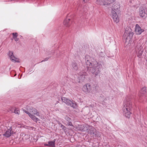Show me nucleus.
Here are the masks:
<instances>
[{
    "label": "nucleus",
    "instance_id": "obj_7",
    "mask_svg": "<svg viewBox=\"0 0 147 147\" xmlns=\"http://www.w3.org/2000/svg\"><path fill=\"white\" fill-rule=\"evenodd\" d=\"M8 55L10 58L11 60L13 62H17L18 63L20 62L18 59L16 58L13 54V51H9L8 53Z\"/></svg>",
    "mask_w": 147,
    "mask_h": 147
},
{
    "label": "nucleus",
    "instance_id": "obj_23",
    "mask_svg": "<svg viewBox=\"0 0 147 147\" xmlns=\"http://www.w3.org/2000/svg\"><path fill=\"white\" fill-rule=\"evenodd\" d=\"M141 93L144 94L146 92V88L145 87H143L141 90Z\"/></svg>",
    "mask_w": 147,
    "mask_h": 147
},
{
    "label": "nucleus",
    "instance_id": "obj_25",
    "mask_svg": "<svg viewBox=\"0 0 147 147\" xmlns=\"http://www.w3.org/2000/svg\"><path fill=\"white\" fill-rule=\"evenodd\" d=\"M79 78L81 81H83L85 78V75L83 74L81 76H80Z\"/></svg>",
    "mask_w": 147,
    "mask_h": 147
},
{
    "label": "nucleus",
    "instance_id": "obj_27",
    "mask_svg": "<svg viewBox=\"0 0 147 147\" xmlns=\"http://www.w3.org/2000/svg\"><path fill=\"white\" fill-rule=\"evenodd\" d=\"M12 35H13V37H14L15 36L17 37L18 36V33H12Z\"/></svg>",
    "mask_w": 147,
    "mask_h": 147
},
{
    "label": "nucleus",
    "instance_id": "obj_17",
    "mask_svg": "<svg viewBox=\"0 0 147 147\" xmlns=\"http://www.w3.org/2000/svg\"><path fill=\"white\" fill-rule=\"evenodd\" d=\"M29 116L32 120L36 122H37V121H39V119L38 118H36L35 116L31 114L29 115Z\"/></svg>",
    "mask_w": 147,
    "mask_h": 147
},
{
    "label": "nucleus",
    "instance_id": "obj_14",
    "mask_svg": "<svg viewBox=\"0 0 147 147\" xmlns=\"http://www.w3.org/2000/svg\"><path fill=\"white\" fill-rule=\"evenodd\" d=\"M115 0H104V5H109Z\"/></svg>",
    "mask_w": 147,
    "mask_h": 147
},
{
    "label": "nucleus",
    "instance_id": "obj_3",
    "mask_svg": "<svg viewBox=\"0 0 147 147\" xmlns=\"http://www.w3.org/2000/svg\"><path fill=\"white\" fill-rule=\"evenodd\" d=\"M93 64V66L90 67V70L93 74L96 76L100 72L102 65L96 61H94Z\"/></svg>",
    "mask_w": 147,
    "mask_h": 147
},
{
    "label": "nucleus",
    "instance_id": "obj_16",
    "mask_svg": "<svg viewBox=\"0 0 147 147\" xmlns=\"http://www.w3.org/2000/svg\"><path fill=\"white\" fill-rule=\"evenodd\" d=\"M70 20V19H66L64 20L63 24L66 27H69V26L71 23L70 22H69V21Z\"/></svg>",
    "mask_w": 147,
    "mask_h": 147
},
{
    "label": "nucleus",
    "instance_id": "obj_10",
    "mask_svg": "<svg viewBox=\"0 0 147 147\" xmlns=\"http://www.w3.org/2000/svg\"><path fill=\"white\" fill-rule=\"evenodd\" d=\"M135 31L137 34H140L142 32L144 31V30L142 29L140 26L137 24L136 26Z\"/></svg>",
    "mask_w": 147,
    "mask_h": 147
},
{
    "label": "nucleus",
    "instance_id": "obj_32",
    "mask_svg": "<svg viewBox=\"0 0 147 147\" xmlns=\"http://www.w3.org/2000/svg\"><path fill=\"white\" fill-rule=\"evenodd\" d=\"M83 1L84 2L86 3L88 1V0H84Z\"/></svg>",
    "mask_w": 147,
    "mask_h": 147
},
{
    "label": "nucleus",
    "instance_id": "obj_12",
    "mask_svg": "<svg viewBox=\"0 0 147 147\" xmlns=\"http://www.w3.org/2000/svg\"><path fill=\"white\" fill-rule=\"evenodd\" d=\"M91 134L94 137H96L99 136V133L95 129L91 131Z\"/></svg>",
    "mask_w": 147,
    "mask_h": 147
},
{
    "label": "nucleus",
    "instance_id": "obj_15",
    "mask_svg": "<svg viewBox=\"0 0 147 147\" xmlns=\"http://www.w3.org/2000/svg\"><path fill=\"white\" fill-rule=\"evenodd\" d=\"M123 38L125 40V44H129L131 37H130L129 36H125L124 35Z\"/></svg>",
    "mask_w": 147,
    "mask_h": 147
},
{
    "label": "nucleus",
    "instance_id": "obj_30",
    "mask_svg": "<svg viewBox=\"0 0 147 147\" xmlns=\"http://www.w3.org/2000/svg\"><path fill=\"white\" fill-rule=\"evenodd\" d=\"M60 125H61V126H60L62 128V129H64V128H65V127L61 124H60Z\"/></svg>",
    "mask_w": 147,
    "mask_h": 147
},
{
    "label": "nucleus",
    "instance_id": "obj_13",
    "mask_svg": "<svg viewBox=\"0 0 147 147\" xmlns=\"http://www.w3.org/2000/svg\"><path fill=\"white\" fill-rule=\"evenodd\" d=\"M30 112L31 113L32 115L39 116V113L37 110L35 108H32L30 110Z\"/></svg>",
    "mask_w": 147,
    "mask_h": 147
},
{
    "label": "nucleus",
    "instance_id": "obj_20",
    "mask_svg": "<svg viewBox=\"0 0 147 147\" xmlns=\"http://www.w3.org/2000/svg\"><path fill=\"white\" fill-rule=\"evenodd\" d=\"M93 63L91 62L88 60L86 61V63L87 65L89 66V67H92L93 65Z\"/></svg>",
    "mask_w": 147,
    "mask_h": 147
},
{
    "label": "nucleus",
    "instance_id": "obj_26",
    "mask_svg": "<svg viewBox=\"0 0 147 147\" xmlns=\"http://www.w3.org/2000/svg\"><path fill=\"white\" fill-rule=\"evenodd\" d=\"M23 111L24 112H25L29 116V115H30L31 113H29L28 111L25 110V109H24L23 110Z\"/></svg>",
    "mask_w": 147,
    "mask_h": 147
},
{
    "label": "nucleus",
    "instance_id": "obj_4",
    "mask_svg": "<svg viewBox=\"0 0 147 147\" xmlns=\"http://www.w3.org/2000/svg\"><path fill=\"white\" fill-rule=\"evenodd\" d=\"M61 100L63 102H64L68 106L75 108L76 107V104L74 102L68 99L67 98L65 97H62L61 98Z\"/></svg>",
    "mask_w": 147,
    "mask_h": 147
},
{
    "label": "nucleus",
    "instance_id": "obj_5",
    "mask_svg": "<svg viewBox=\"0 0 147 147\" xmlns=\"http://www.w3.org/2000/svg\"><path fill=\"white\" fill-rule=\"evenodd\" d=\"M82 89L83 91L86 93L91 92V86L89 84H86L85 85H84Z\"/></svg>",
    "mask_w": 147,
    "mask_h": 147
},
{
    "label": "nucleus",
    "instance_id": "obj_1",
    "mask_svg": "<svg viewBox=\"0 0 147 147\" xmlns=\"http://www.w3.org/2000/svg\"><path fill=\"white\" fill-rule=\"evenodd\" d=\"M123 104V111L125 116L128 118H130L131 113L130 111L132 108V105L130 100L129 99L128 97Z\"/></svg>",
    "mask_w": 147,
    "mask_h": 147
},
{
    "label": "nucleus",
    "instance_id": "obj_28",
    "mask_svg": "<svg viewBox=\"0 0 147 147\" xmlns=\"http://www.w3.org/2000/svg\"><path fill=\"white\" fill-rule=\"evenodd\" d=\"M99 55L101 57H104V53L103 52H101L100 53Z\"/></svg>",
    "mask_w": 147,
    "mask_h": 147
},
{
    "label": "nucleus",
    "instance_id": "obj_22",
    "mask_svg": "<svg viewBox=\"0 0 147 147\" xmlns=\"http://www.w3.org/2000/svg\"><path fill=\"white\" fill-rule=\"evenodd\" d=\"M72 67L75 70H77L78 68L77 65L75 63H73L72 64Z\"/></svg>",
    "mask_w": 147,
    "mask_h": 147
},
{
    "label": "nucleus",
    "instance_id": "obj_24",
    "mask_svg": "<svg viewBox=\"0 0 147 147\" xmlns=\"http://www.w3.org/2000/svg\"><path fill=\"white\" fill-rule=\"evenodd\" d=\"M14 112L15 113L18 115H19L20 113V111L17 108H16L14 110Z\"/></svg>",
    "mask_w": 147,
    "mask_h": 147
},
{
    "label": "nucleus",
    "instance_id": "obj_6",
    "mask_svg": "<svg viewBox=\"0 0 147 147\" xmlns=\"http://www.w3.org/2000/svg\"><path fill=\"white\" fill-rule=\"evenodd\" d=\"M133 35V33L132 32L131 29L128 27H126L124 35L125 36H129L130 37H132Z\"/></svg>",
    "mask_w": 147,
    "mask_h": 147
},
{
    "label": "nucleus",
    "instance_id": "obj_31",
    "mask_svg": "<svg viewBox=\"0 0 147 147\" xmlns=\"http://www.w3.org/2000/svg\"><path fill=\"white\" fill-rule=\"evenodd\" d=\"M48 59V58H45L44 60H42L41 62H42L43 61H47Z\"/></svg>",
    "mask_w": 147,
    "mask_h": 147
},
{
    "label": "nucleus",
    "instance_id": "obj_9",
    "mask_svg": "<svg viewBox=\"0 0 147 147\" xmlns=\"http://www.w3.org/2000/svg\"><path fill=\"white\" fill-rule=\"evenodd\" d=\"M136 49L137 50V56L138 57H140L142 55L143 52L142 47L140 45V44H138L136 47Z\"/></svg>",
    "mask_w": 147,
    "mask_h": 147
},
{
    "label": "nucleus",
    "instance_id": "obj_21",
    "mask_svg": "<svg viewBox=\"0 0 147 147\" xmlns=\"http://www.w3.org/2000/svg\"><path fill=\"white\" fill-rule=\"evenodd\" d=\"M104 0H97L96 3L98 5H104Z\"/></svg>",
    "mask_w": 147,
    "mask_h": 147
},
{
    "label": "nucleus",
    "instance_id": "obj_29",
    "mask_svg": "<svg viewBox=\"0 0 147 147\" xmlns=\"http://www.w3.org/2000/svg\"><path fill=\"white\" fill-rule=\"evenodd\" d=\"M13 38L16 41H18V38L16 36L13 37Z\"/></svg>",
    "mask_w": 147,
    "mask_h": 147
},
{
    "label": "nucleus",
    "instance_id": "obj_18",
    "mask_svg": "<svg viewBox=\"0 0 147 147\" xmlns=\"http://www.w3.org/2000/svg\"><path fill=\"white\" fill-rule=\"evenodd\" d=\"M65 119L67 121V124L68 125L73 126V125L71 122V119L69 117H65Z\"/></svg>",
    "mask_w": 147,
    "mask_h": 147
},
{
    "label": "nucleus",
    "instance_id": "obj_2",
    "mask_svg": "<svg viewBox=\"0 0 147 147\" xmlns=\"http://www.w3.org/2000/svg\"><path fill=\"white\" fill-rule=\"evenodd\" d=\"M120 6L118 4L114 3L112 5L111 8V15L114 21L116 23H118L119 21V18L117 13L120 11Z\"/></svg>",
    "mask_w": 147,
    "mask_h": 147
},
{
    "label": "nucleus",
    "instance_id": "obj_8",
    "mask_svg": "<svg viewBox=\"0 0 147 147\" xmlns=\"http://www.w3.org/2000/svg\"><path fill=\"white\" fill-rule=\"evenodd\" d=\"M147 11V10L146 9L144 8L143 7H140L139 11L140 16L142 18L146 17Z\"/></svg>",
    "mask_w": 147,
    "mask_h": 147
},
{
    "label": "nucleus",
    "instance_id": "obj_11",
    "mask_svg": "<svg viewBox=\"0 0 147 147\" xmlns=\"http://www.w3.org/2000/svg\"><path fill=\"white\" fill-rule=\"evenodd\" d=\"M11 127H10L9 129H8L5 134H4V136L7 137H8L10 136L12 132H11Z\"/></svg>",
    "mask_w": 147,
    "mask_h": 147
},
{
    "label": "nucleus",
    "instance_id": "obj_19",
    "mask_svg": "<svg viewBox=\"0 0 147 147\" xmlns=\"http://www.w3.org/2000/svg\"><path fill=\"white\" fill-rule=\"evenodd\" d=\"M55 140L53 141H50L48 142V145L51 147H55Z\"/></svg>",
    "mask_w": 147,
    "mask_h": 147
}]
</instances>
